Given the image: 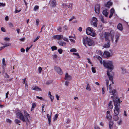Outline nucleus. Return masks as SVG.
Masks as SVG:
<instances>
[{
	"instance_id": "f257e3e1",
	"label": "nucleus",
	"mask_w": 129,
	"mask_h": 129,
	"mask_svg": "<svg viewBox=\"0 0 129 129\" xmlns=\"http://www.w3.org/2000/svg\"><path fill=\"white\" fill-rule=\"evenodd\" d=\"M111 84L109 85V92L110 94L114 96H111V98L113 99V101L114 102V105L115 106L114 110V113L115 114L113 116V118L115 121H117L118 119V115L119 114V109L120 106L119 104L120 103V99L118 98L116 95H115L116 91L114 89H112L111 87Z\"/></svg>"
},
{
	"instance_id": "f03ea898",
	"label": "nucleus",
	"mask_w": 129,
	"mask_h": 129,
	"mask_svg": "<svg viewBox=\"0 0 129 129\" xmlns=\"http://www.w3.org/2000/svg\"><path fill=\"white\" fill-rule=\"evenodd\" d=\"M103 64L104 66L108 69L107 73V75L108 76L109 79L111 81L112 84L114 83L113 81V76L110 74V72L113 69V66L112 63L111 61H103Z\"/></svg>"
},
{
	"instance_id": "7ed1b4c3",
	"label": "nucleus",
	"mask_w": 129,
	"mask_h": 129,
	"mask_svg": "<svg viewBox=\"0 0 129 129\" xmlns=\"http://www.w3.org/2000/svg\"><path fill=\"white\" fill-rule=\"evenodd\" d=\"M83 43L85 46H86V45L89 46L93 45L94 43L93 41L87 37L83 38Z\"/></svg>"
},
{
	"instance_id": "20e7f679",
	"label": "nucleus",
	"mask_w": 129,
	"mask_h": 129,
	"mask_svg": "<svg viewBox=\"0 0 129 129\" xmlns=\"http://www.w3.org/2000/svg\"><path fill=\"white\" fill-rule=\"evenodd\" d=\"M99 52L100 53V55L104 58H106L110 56V53L107 51H105L104 52L103 54H102V53L100 51H99Z\"/></svg>"
},
{
	"instance_id": "39448f33",
	"label": "nucleus",
	"mask_w": 129,
	"mask_h": 129,
	"mask_svg": "<svg viewBox=\"0 0 129 129\" xmlns=\"http://www.w3.org/2000/svg\"><path fill=\"white\" fill-rule=\"evenodd\" d=\"M86 34L88 35H91L93 37L95 36V34L92 32V30H91L90 27H88L86 29Z\"/></svg>"
},
{
	"instance_id": "423d86ee",
	"label": "nucleus",
	"mask_w": 129,
	"mask_h": 129,
	"mask_svg": "<svg viewBox=\"0 0 129 129\" xmlns=\"http://www.w3.org/2000/svg\"><path fill=\"white\" fill-rule=\"evenodd\" d=\"M25 122L26 125L28 126L29 124V122L28 120V118H29V114L27 112L25 111Z\"/></svg>"
},
{
	"instance_id": "0eeeda50",
	"label": "nucleus",
	"mask_w": 129,
	"mask_h": 129,
	"mask_svg": "<svg viewBox=\"0 0 129 129\" xmlns=\"http://www.w3.org/2000/svg\"><path fill=\"white\" fill-rule=\"evenodd\" d=\"M98 21L97 19L95 17H92V20L91 22V25H93L95 27L97 26V22Z\"/></svg>"
},
{
	"instance_id": "6e6552de",
	"label": "nucleus",
	"mask_w": 129,
	"mask_h": 129,
	"mask_svg": "<svg viewBox=\"0 0 129 129\" xmlns=\"http://www.w3.org/2000/svg\"><path fill=\"white\" fill-rule=\"evenodd\" d=\"M16 116L18 118H19L20 119L24 121V118L23 115L21 113L20 111H18L16 112Z\"/></svg>"
},
{
	"instance_id": "1a4fd4ad",
	"label": "nucleus",
	"mask_w": 129,
	"mask_h": 129,
	"mask_svg": "<svg viewBox=\"0 0 129 129\" xmlns=\"http://www.w3.org/2000/svg\"><path fill=\"white\" fill-rule=\"evenodd\" d=\"M50 6L52 7H56L57 5V2L56 0H52L50 2Z\"/></svg>"
},
{
	"instance_id": "9d476101",
	"label": "nucleus",
	"mask_w": 129,
	"mask_h": 129,
	"mask_svg": "<svg viewBox=\"0 0 129 129\" xmlns=\"http://www.w3.org/2000/svg\"><path fill=\"white\" fill-rule=\"evenodd\" d=\"M54 69L58 74L61 75L62 74V72L60 67L55 66L54 67Z\"/></svg>"
},
{
	"instance_id": "9b49d317",
	"label": "nucleus",
	"mask_w": 129,
	"mask_h": 129,
	"mask_svg": "<svg viewBox=\"0 0 129 129\" xmlns=\"http://www.w3.org/2000/svg\"><path fill=\"white\" fill-rule=\"evenodd\" d=\"M1 44L3 45L4 46L1 47H0V49L1 50L5 48V47L11 46V44L10 43H6L5 42L4 43H2Z\"/></svg>"
},
{
	"instance_id": "f8f14e48",
	"label": "nucleus",
	"mask_w": 129,
	"mask_h": 129,
	"mask_svg": "<svg viewBox=\"0 0 129 129\" xmlns=\"http://www.w3.org/2000/svg\"><path fill=\"white\" fill-rule=\"evenodd\" d=\"M110 34V33H109L106 32L104 35L105 40L109 41V42H110L109 40Z\"/></svg>"
},
{
	"instance_id": "ddd939ff",
	"label": "nucleus",
	"mask_w": 129,
	"mask_h": 129,
	"mask_svg": "<svg viewBox=\"0 0 129 129\" xmlns=\"http://www.w3.org/2000/svg\"><path fill=\"white\" fill-rule=\"evenodd\" d=\"M100 8V5L99 4H97L95 5V11L96 13L99 14Z\"/></svg>"
},
{
	"instance_id": "4468645a",
	"label": "nucleus",
	"mask_w": 129,
	"mask_h": 129,
	"mask_svg": "<svg viewBox=\"0 0 129 129\" xmlns=\"http://www.w3.org/2000/svg\"><path fill=\"white\" fill-rule=\"evenodd\" d=\"M72 76L68 75V73H66L65 75L64 79L66 80H70L72 79Z\"/></svg>"
},
{
	"instance_id": "2eb2a0df",
	"label": "nucleus",
	"mask_w": 129,
	"mask_h": 129,
	"mask_svg": "<svg viewBox=\"0 0 129 129\" xmlns=\"http://www.w3.org/2000/svg\"><path fill=\"white\" fill-rule=\"evenodd\" d=\"M110 112L108 111L107 112V115L106 117V118L109 120H110L112 118V116L110 114Z\"/></svg>"
},
{
	"instance_id": "dca6fc26",
	"label": "nucleus",
	"mask_w": 129,
	"mask_h": 129,
	"mask_svg": "<svg viewBox=\"0 0 129 129\" xmlns=\"http://www.w3.org/2000/svg\"><path fill=\"white\" fill-rule=\"evenodd\" d=\"M63 36L62 35H56L54 36L53 38L55 39L59 40L63 38Z\"/></svg>"
},
{
	"instance_id": "f3484780",
	"label": "nucleus",
	"mask_w": 129,
	"mask_h": 129,
	"mask_svg": "<svg viewBox=\"0 0 129 129\" xmlns=\"http://www.w3.org/2000/svg\"><path fill=\"white\" fill-rule=\"evenodd\" d=\"M32 89L37 91H40L42 90L41 89L37 86H33L31 88Z\"/></svg>"
},
{
	"instance_id": "a211bd4d",
	"label": "nucleus",
	"mask_w": 129,
	"mask_h": 129,
	"mask_svg": "<svg viewBox=\"0 0 129 129\" xmlns=\"http://www.w3.org/2000/svg\"><path fill=\"white\" fill-rule=\"evenodd\" d=\"M52 114L51 111V115ZM47 116L49 124L50 125V123L51 121V116H50L48 114H47Z\"/></svg>"
},
{
	"instance_id": "6ab92c4d",
	"label": "nucleus",
	"mask_w": 129,
	"mask_h": 129,
	"mask_svg": "<svg viewBox=\"0 0 129 129\" xmlns=\"http://www.w3.org/2000/svg\"><path fill=\"white\" fill-rule=\"evenodd\" d=\"M58 43L60 45L63 46H66V43L64 42L60 41L58 42Z\"/></svg>"
},
{
	"instance_id": "aec40b11",
	"label": "nucleus",
	"mask_w": 129,
	"mask_h": 129,
	"mask_svg": "<svg viewBox=\"0 0 129 129\" xmlns=\"http://www.w3.org/2000/svg\"><path fill=\"white\" fill-rule=\"evenodd\" d=\"M112 2H107V4H106L105 6L109 8L112 5Z\"/></svg>"
},
{
	"instance_id": "412c9836",
	"label": "nucleus",
	"mask_w": 129,
	"mask_h": 129,
	"mask_svg": "<svg viewBox=\"0 0 129 129\" xmlns=\"http://www.w3.org/2000/svg\"><path fill=\"white\" fill-rule=\"evenodd\" d=\"M5 59L4 58L2 59V67L4 69L6 65V64L5 63Z\"/></svg>"
},
{
	"instance_id": "4be33fe9",
	"label": "nucleus",
	"mask_w": 129,
	"mask_h": 129,
	"mask_svg": "<svg viewBox=\"0 0 129 129\" xmlns=\"http://www.w3.org/2000/svg\"><path fill=\"white\" fill-rule=\"evenodd\" d=\"M103 14L104 15L105 17H107V16L108 15V13L107 11V10L106 9L104 10L103 12Z\"/></svg>"
},
{
	"instance_id": "5701e85b",
	"label": "nucleus",
	"mask_w": 129,
	"mask_h": 129,
	"mask_svg": "<svg viewBox=\"0 0 129 129\" xmlns=\"http://www.w3.org/2000/svg\"><path fill=\"white\" fill-rule=\"evenodd\" d=\"M114 124L113 122L112 121H110L109 122V128L110 129H111L112 128V126Z\"/></svg>"
},
{
	"instance_id": "b1692460",
	"label": "nucleus",
	"mask_w": 129,
	"mask_h": 129,
	"mask_svg": "<svg viewBox=\"0 0 129 129\" xmlns=\"http://www.w3.org/2000/svg\"><path fill=\"white\" fill-rule=\"evenodd\" d=\"M117 28L120 30H122L123 29L122 25L120 23L119 24L117 25Z\"/></svg>"
},
{
	"instance_id": "393cba45",
	"label": "nucleus",
	"mask_w": 129,
	"mask_h": 129,
	"mask_svg": "<svg viewBox=\"0 0 129 129\" xmlns=\"http://www.w3.org/2000/svg\"><path fill=\"white\" fill-rule=\"evenodd\" d=\"M108 42L107 44H105L104 45V47L105 48H107L109 47L110 46V42H109V41H108Z\"/></svg>"
},
{
	"instance_id": "a878e982",
	"label": "nucleus",
	"mask_w": 129,
	"mask_h": 129,
	"mask_svg": "<svg viewBox=\"0 0 129 129\" xmlns=\"http://www.w3.org/2000/svg\"><path fill=\"white\" fill-rule=\"evenodd\" d=\"M99 17L101 21L103 23H105V21L104 20L103 16L102 15H100L99 16Z\"/></svg>"
},
{
	"instance_id": "bb28decb",
	"label": "nucleus",
	"mask_w": 129,
	"mask_h": 129,
	"mask_svg": "<svg viewBox=\"0 0 129 129\" xmlns=\"http://www.w3.org/2000/svg\"><path fill=\"white\" fill-rule=\"evenodd\" d=\"M119 36L117 35H116V36H115V43L116 44L117 42V41H118V39L119 38Z\"/></svg>"
},
{
	"instance_id": "cd10ccee",
	"label": "nucleus",
	"mask_w": 129,
	"mask_h": 129,
	"mask_svg": "<svg viewBox=\"0 0 129 129\" xmlns=\"http://www.w3.org/2000/svg\"><path fill=\"white\" fill-rule=\"evenodd\" d=\"M36 105L35 103H33L32 104V106L31 108V111H33L34 109L36 106Z\"/></svg>"
},
{
	"instance_id": "c85d7f7f",
	"label": "nucleus",
	"mask_w": 129,
	"mask_h": 129,
	"mask_svg": "<svg viewBox=\"0 0 129 129\" xmlns=\"http://www.w3.org/2000/svg\"><path fill=\"white\" fill-rule=\"evenodd\" d=\"M86 89L89 91H90L91 90V89L90 87V85L89 84H87Z\"/></svg>"
},
{
	"instance_id": "c756f323",
	"label": "nucleus",
	"mask_w": 129,
	"mask_h": 129,
	"mask_svg": "<svg viewBox=\"0 0 129 129\" xmlns=\"http://www.w3.org/2000/svg\"><path fill=\"white\" fill-rule=\"evenodd\" d=\"M70 5H71V6H70V5H67V4H64V5H65V6L67 7L68 8H72V7L73 4H70Z\"/></svg>"
},
{
	"instance_id": "7c9ffc66",
	"label": "nucleus",
	"mask_w": 129,
	"mask_h": 129,
	"mask_svg": "<svg viewBox=\"0 0 129 129\" xmlns=\"http://www.w3.org/2000/svg\"><path fill=\"white\" fill-rule=\"evenodd\" d=\"M98 58L99 60L100 61V62L101 64H102V58L100 56H98Z\"/></svg>"
},
{
	"instance_id": "2f4dec72",
	"label": "nucleus",
	"mask_w": 129,
	"mask_h": 129,
	"mask_svg": "<svg viewBox=\"0 0 129 129\" xmlns=\"http://www.w3.org/2000/svg\"><path fill=\"white\" fill-rule=\"evenodd\" d=\"M51 48L52 51L56 50L57 49V47L55 46H53L51 47Z\"/></svg>"
},
{
	"instance_id": "473e14b6",
	"label": "nucleus",
	"mask_w": 129,
	"mask_h": 129,
	"mask_svg": "<svg viewBox=\"0 0 129 129\" xmlns=\"http://www.w3.org/2000/svg\"><path fill=\"white\" fill-rule=\"evenodd\" d=\"M70 51L72 52H76L77 51V50L75 48H73L71 49Z\"/></svg>"
},
{
	"instance_id": "72a5a7b5",
	"label": "nucleus",
	"mask_w": 129,
	"mask_h": 129,
	"mask_svg": "<svg viewBox=\"0 0 129 129\" xmlns=\"http://www.w3.org/2000/svg\"><path fill=\"white\" fill-rule=\"evenodd\" d=\"M25 85L26 91H27L28 90V85H27V84L26 83Z\"/></svg>"
},
{
	"instance_id": "f704fd0d",
	"label": "nucleus",
	"mask_w": 129,
	"mask_h": 129,
	"mask_svg": "<svg viewBox=\"0 0 129 129\" xmlns=\"http://www.w3.org/2000/svg\"><path fill=\"white\" fill-rule=\"evenodd\" d=\"M4 40L6 41H9L10 40V39L8 37H6L4 38Z\"/></svg>"
},
{
	"instance_id": "c9c22d12",
	"label": "nucleus",
	"mask_w": 129,
	"mask_h": 129,
	"mask_svg": "<svg viewBox=\"0 0 129 129\" xmlns=\"http://www.w3.org/2000/svg\"><path fill=\"white\" fill-rule=\"evenodd\" d=\"M39 6H36L34 7V10L36 11L37 10H38L39 8Z\"/></svg>"
},
{
	"instance_id": "e433bc0d",
	"label": "nucleus",
	"mask_w": 129,
	"mask_h": 129,
	"mask_svg": "<svg viewBox=\"0 0 129 129\" xmlns=\"http://www.w3.org/2000/svg\"><path fill=\"white\" fill-rule=\"evenodd\" d=\"M121 69L122 70V73L124 74L126 73V71L125 70V69L121 68Z\"/></svg>"
},
{
	"instance_id": "4c0bfd02",
	"label": "nucleus",
	"mask_w": 129,
	"mask_h": 129,
	"mask_svg": "<svg viewBox=\"0 0 129 129\" xmlns=\"http://www.w3.org/2000/svg\"><path fill=\"white\" fill-rule=\"evenodd\" d=\"M40 37V36H38L37 37L35 38L33 42H35L36 41H37V40L39 39Z\"/></svg>"
},
{
	"instance_id": "58836bf2",
	"label": "nucleus",
	"mask_w": 129,
	"mask_h": 129,
	"mask_svg": "<svg viewBox=\"0 0 129 129\" xmlns=\"http://www.w3.org/2000/svg\"><path fill=\"white\" fill-rule=\"evenodd\" d=\"M20 121L18 120L17 119H16L15 120V122L16 124H18L20 123Z\"/></svg>"
},
{
	"instance_id": "ea45409f",
	"label": "nucleus",
	"mask_w": 129,
	"mask_h": 129,
	"mask_svg": "<svg viewBox=\"0 0 129 129\" xmlns=\"http://www.w3.org/2000/svg\"><path fill=\"white\" fill-rule=\"evenodd\" d=\"M5 6V4L3 3H0V6H2L4 7Z\"/></svg>"
},
{
	"instance_id": "a19ab883",
	"label": "nucleus",
	"mask_w": 129,
	"mask_h": 129,
	"mask_svg": "<svg viewBox=\"0 0 129 129\" xmlns=\"http://www.w3.org/2000/svg\"><path fill=\"white\" fill-rule=\"evenodd\" d=\"M42 68L40 67H39L38 68V70H39V73H40L42 70Z\"/></svg>"
},
{
	"instance_id": "79ce46f5",
	"label": "nucleus",
	"mask_w": 129,
	"mask_h": 129,
	"mask_svg": "<svg viewBox=\"0 0 129 129\" xmlns=\"http://www.w3.org/2000/svg\"><path fill=\"white\" fill-rule=\"evenodd\" d=\"M39 20L38 19H37L36 20V24L37 25H38L39 24Z\"/></svg>"
},
{
	"instance_id": "37998d69",
	"label": "nucleus",
	"mask_w": 129,
	"mask_h": 129,
	"mask_svg": "<svg viewBox=\"0 0 129 129\" xmlns=\"http://www.w3.org/2000/svg\"><path fill=\"white\" fill-rule=\"evenodd\" d=\"M58 51L59 53L61 54L62 53V49H60L58 50Z\"/></svg>"
},
{
	"instance_id": "c03bdc74",
	"label": "nucleus",
	"mask_w": 129,
	"mask_h": 129,
	"mask_svg": "<svg viewBox=\"0 0 129 129\" xmlns=\"http://www.w3.org/2000/svg\"><path fill=\"white\" fill-rule=\"evenodd\" d=\"M106 85L107 87V89H108V84H109V80H106Z\"/></svg>"
},
{
	"instance_id": "a18cd8bd",
	"label": "nucleus",
	"mask_w": 129,
	"mask_h": 129,
	"mask_svg": "<svg viewBox=\"0 0 129 129\" xmlns=\"http://www.w3.org/2000/svg\"><path fill=\"white\" fill-rule=\"evenodd\" d=\"M73 54L74 55L77 56V58H79V56L78 53H73Z\"/></svg>"
},
{
	"instance_id": "49530a36",
	"label": "nucleus",
	"mask_w": 129,
	"mask_h": 129,
	"mask_svg": "<svg viewBox=\"0 0 129 129\" xmlns=\"http://www.w3.org/2000/svg\"><path fill=\"white\" fill-rule=\"evenodd\" d=\"M50 98L51 99V101L52 102H53V100L54 98V96H52V95H51L50 96Z\"/></svg>"
},
{
	"instance_id": "de8ad7c7",
	"label": "nucleus",
	"mask_w": 129,
	"mask_h": 129,
	"mask_svg": "<svg viewBox=\"0 0 129 129\" xmlns=\"http://www.w3.org/2000/svg\"><path fill=\"white\" fill-rule=\"evenodd\" d=\"M62 38L63 39L64 41H67L68 42H69V41L68 40V39L66 37H64V38Z\"/></svg>"
},
{
	"instance_id": "09e8293b",
	"label": "nucleus",
	"mask_w": 129,
	"mask_h": 129,
	"mask_svg": "<svg viewBox=\"0 0 129 129\" xmlns=\"http://www.w3.org/2000/svg\"><path fill=\"white\" fill-rule=\"evenodd\" d=\"M92 72L93 73H95V72H96L94 68H93V67L92 68Z\"/></svg>"
},
{
	"instance_id": "8fccbe9b",
	"label": "nucleus",
	"mask_w": 129,
	"mask_h": 129,
	"mask_svg": "<svg viewBox=\"0 0 129 129\" xmlns=\"http://www.w3.org/2000/svg\"><path fill=\"white\" fill-rule=\"evenodd\" d=\"M36 97L37 98L41 100H42L43 101L44 100V99H43V98L42 97H40V96H37Z\"/></svg>"
},
{
	"instance_id": "3c124183",
	"label": "nucleus",
	"mask_w": 129,
	"mask_h": 129,
	"mask_svg": "<svg viewBox=\"0 0 129 129\" xmlns=\"http://www.w3.org/2000/svg\"><path fill=\"white\" fill-rule=\"evenodd\" d=\"M52 82V81H48L46 82V84H49L51 83Z\"/></svg>"
},
{
	"instance_id": "603ef678",
	"label": "nucleus",
	"mask_w": 129,
	"mask_h": 129,
	"mask_svg": "<svg viewBox=\"0 0 129 129\" xmlns=\"http://www.w3.org/2000/svg\"><path fill=\"white\" fill-rule=\"evenodd\" d=\"M1 30L3 32H5L6 31V30L5 28H4L3 27H1Z\"/></svg>"
},
{
	"instance_id": "864d4df0",
	"label": "nucleus",
	"mask_w": 129,
	"mask_h": 129,
	"mask_svg": "<svg viewBox=\"0 0 129 129\" xmlns=\"http://www.w3.org/2000/svg\"><path fill=\"white\" fill-rule=\"evenodd\" d=\"M114 11V10L113 8H112L110 10V13H113Z\"/></svg>"
},
{
	"instance_id": "5fc2aeb1",
	"label": "nucleus",
	"mask_w": 129,
	"mask_h": 129,
	"mask_svg": "<svg viewBox=\"0 0 129 129\" xmlns=\"http://www.w3.org/2000/svg\"><path fill=\"white\" fill-rule=\"evenodd\" d=\"M9 26L10 27H13V25L12 23L10 22L9 23Z\"/></svg>"
},
{
	"instance_id": "6e6d98bb",
	"label": "nucleus",
	"mask_w": 129,
	"mask_h": 129,
	"mask_svg": "<svg viewBox=\"0 0 129 129\" xmlns=\"http://www.w3.org/2000/svg\"><path fill=\"white\" fill-rule=\"evenodd\" d=\"M112 102L111 101H110L109 102V103L108 104V107H109L110 106H111V105H112Z\"/></svg>"
},
{
	"instance_id": "4d7b16f0",
	"label": "nucleus",
	"mask_w": 129,
	"mask_h": 129,
	"mask_svg": "<svg viewBox=\"0 0 129 129\" xmlns=\"http://www.w3.org/2000/svg\"><path fill=\"white\" fill-rule=\"evenodd\" d=\"M69 82H68L67 81H66L65 82V84L66 86H68L69 85Z\"/></svg>"
},
{
	"instance_id": "13d9d810",
	"label": "nucleus",
	"mask_w": 129,
	"mask_h": 129,
	"mask_svg": "<svg viewBox=\"0 0 129 129\" xmlns=\"http://www.w3.org/2000/svg\"><path fill=\"white\" fill-rule=\"evenodd\" d=\"M6 121L7 122H8V123H10L11 122V121L9 119H7L6 120Z\"/></svg>"
},
{
	"instance_id": "bf43d9fd",
	"label": "nucleus",
	"mask_w": 129,
	"mask_h": 129,
	"mask_svg": "<svg viewBox=\"0 0 129 129\" xmlns=\"http://www.w3.org/2000/svg\"><path fill=\"white\" fill-rule=\"evenodd\" d=\"M70 40L71 41V42L73 43H75V41L74 40L70 39Z\"/></svg>"
},
{
	"instance_id": "052dcab7",
	"label": "nucleus",
	"mask_w": 129,
	"mask_h": 129,
	"mask_svg": "<svg viewBox=\"0 0 129 129\" xmlns=\"http://www.w3.org/2000/svg\"><path fill=\"white\" fill-rule=\"evenodd\" d=\"M32 47V45L30 46V47L29 48L27 47L26 49V52H27L28 50L31 48Z\"/></svg>"
},
{
	"instance_id": "680f3d73",
	"label": "nucleus",
	"mask_w": 129,
	"mask_h": 129,
	"mask_svg": "<svg viewBox=\"0 0 129 129\" xmlns=\"http://www.w3.org/2000/svg\"><path fill=\"white\" fill-rule=\"evenodd\" d=\"M61 27H58V29L57 30L60 32H61Z\"/></svg>"
},
{
	"instance_id": "e2e57ef3",
	"label": "nucleus",
	"mask_w": 129,
	"mask_h": 129,
	"mask_svg": "<svg viewBox=\"0 0 129 129\" xmlns=\"http://www.w3.org/2000/svg\"><path fill=\"white\" fill-rule=\"evenodd\" d=\"M75 18L74 17V16H73L72 17H71V18H70L69 20V21H71L73 19H74Z\"/></svg>"
},
{
	"instance_id": "0e129e2a",
	"label": "nucleus",
	"mask_w": 129,
	"mask_h": 129,
	"mask_svg": "<svg viewBox=\"0 0 129 129\" xmlns=\"http://www.w3.org/2000/svg\"><path fill=\"white\" fill-rule=\"evenodd\" d=\"M113 107V106L111 105V106L109 107V108L110 109V110H112Z\"/></svg>"
},
{
	"instance_id": "69168bd1",
	"label": "nucleus",
	"mask_w": 129,
	"mask_h": 129,
	"mask_svg": "<svg viewBox=\"0 0 129 129\" xmlns=\"http://www.w3.org/2000/svg\"><path fill=\"white\" fill-rule=\"evenodd\" d=\"M63 28L65 30H67L68 28L67 26L66 25H65L63 27Z\"/></svg>"
},
{
	"instance_id": "338daca9",
	"label": "nucleus",
	"mask_w": 129,
	"mask_h": 129,
	"mask_svg": "<svg viewBox=\"0 0 129 129\" xmlns=\"http://www.w3.org/2000/svg\"><path fill=\"white\" fill-rule=\"evenodd\" d=\"M78 30L80 32L82 30V28L81 27H79L78 29Z\"/></svg>"
},
{
	"instance_id": "774afa93",
	"label": "nucleus",
	"mask_w": 129,
	"mask_h": 129,
	"mask_svg": "<svg viewBox=\"0 0 129 129\" xmlns=\"http://www.w3.org/2000/svg\"><path fill=\"white\" fill-rule=\"evenodd\" d=\"M5 20L6 21H8V20L9 19L8 17V16H6L5 17Z\"/></svg>"
}]
</instances>
